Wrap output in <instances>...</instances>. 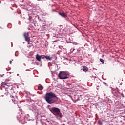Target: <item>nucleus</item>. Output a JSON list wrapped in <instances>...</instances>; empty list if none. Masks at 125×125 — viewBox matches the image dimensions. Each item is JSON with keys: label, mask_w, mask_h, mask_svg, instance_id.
Masks as SVG:
<instances>
[{"label": "nucleus", "mask_w": 125, "mask_h": 125, "mask_svg": "<svg viewBox=\"0 0 125 125\" xmlns=\"http://www.w3.org/2000/svg\"><path fill=\"white\" fill-rule=\"evenodd\" d=\"M46 102L49 104H52L54 103L56 100L58 99V97L56 96V95L53 92H48L45 94L44 97Z\"/></svg>", "instance_id": "1"}, {"label": "nucleus", "mask_w": 125, "mask_h": 125, "mask_svg": "<svg viewBox=\"0 0 125 125\" xmlns=\"http://www.w3.org/2000/svg\"><path fill=\"white\" fill-rule=\"evenodd\" d=\"M100 61L102 63V64H104V61L102 59H100Z\"/></svg>", "instance_id": "12"}, {"label": "nucleus", "mask_w": 125, "mask_h": 125, "mask_svg": "<svg viewBox=\"0 0 125 125\" xmlns=\"http://www.w3.org/2000/svg\"><path fill=\"white\" fill-rule=\"evenodd\" d=\"M11 98L12 99V101L14 104H17L18 103V97L14 96H10Z\"/></svg>", "instance_id": "5"}, {"label": "nucleus", "mask_w": 125, "mask_h": 125, "mask_svg": "<svg viewBox=\"0 0 125 125\" xmlns=\"http://www.w3.org/2000/svg\"><path fill=\"white\" fill-rule=\"evenodd\" d=\"M50 111L55 116H59L60 118H62V114L60 112V109L56 107H52Z\"/></svg>", "instance_id": "2"}, {"label": "nucleus", "mask_w": 125, "mask_h": 125, "mask_svg": "<svg viewBox=\"0 0 125 125\" xmlns=\"http://www.w3.org/2000/svg\"><path fill=\"white\" fill-rule=\"evenodd\" d=\"M98 124H99V125H102V122L100 120H99L98 121Z\"/></svg>", "instance_id": "13"}, {"label": "nucleus", "mask_w": 125, "mask_h": 125, "mask_svg": "<svg viewBox=\"0 0 125 125\" xmlns=\"http://www.w3.org/2000/svg\"><path fill=\"white\" fill-rule=\"evenodd\" d=\"M117 91H115V96H117V95H118V93H119V92L120 91V90H119L118 89V88H116Z\"/></svg>", "instance_id": "11"}, {"label": "nucleus", "mask_w": 125, "mask_h": 125, "mask_svg": "<svg viewBox=\"0 0 125 125\" xmlns=\"http://www.w3.org/2000/svg\"><path fill=\"white\" fill-rule=\"evenodd\" d=\"M5 85H7L8 86V85H7V84H5Z\"/></svg>", "instance_id": "18"}, {"label": "nucleus", "mask_w": 125, "mask_h": 125, "mask_svg": "<svg viewBox=\"0 0 125 125\" xmlns=\"http://www.w3.org/2000/svg\"><path fill=\"white\" fill-rule=\"evenodd\" d=\"M46 58V59H47V60H52V57L49 56H45L44 55V59Z\"/></svg>", "instance_id": "9"}, {"label": "nucleus", "mask_w": 125, "mask_h": 125, "mask_svg": "<svg viewBox=\"0 0 125 125\" xmlns=\"http://www.w3.org/2000/svg\"><path fill=\"white\" fill-rule=\"evenodd\" d=\"M59 14L60 16H62V17H63L64 18H66V17H67V15L64 13L59 12Z\"/></svg>", "instance_id": "7"}, {"label": "nucleus", "mask_w": 125, "mask_h": 125, "mask_svg": "<svg viewBox=\"0 0 125 125\" xmlns=\"http://www.w3.org/2000/svg\"><path fill=\"white\" fill-rule=\"evenodd\" d=\"M23 36L25 38V40L26 42H27L28 44H29L30 41H31V39H30V37H29V33L27 32H24L23 33Z\"/></svg>", "instance_id": "4"}, {"label": "nucleus", "mask_w": 125, "mask_h": 125, "mask_svg": "<svg viewBox=\"0 0 125 125\" xmlns=\"http://www.w3.org/2000/svg\"><path fill=\"white\" fill-rule=\"evenodd\" d=\"M38 89H39V90H42V89H43V86L42 85L38 86Z\"/></svg>", "instance_id": "10"}, {"label": "nucleus", "mask_w": 125, "mask_h": 125, "mask_svg": "<svg viewBox=\"0 0 125 125\" xmlns=\"http://www.w3.org/2000/svg\"><path fill=\"white\" fill-rule=\"evenodd\" d=\"M12 61H10V64H12Z\"/></svg>", "instance_id": "15"}, {"label": "nucleus", "mask_w": 125, "mask_h": 125, "mask_svg": "<svg viewBox=\"0 0 125 125\" xmlns=\"http://www.w3.org/2000/svg\"><path fill=\"white\" fill-rule=\"evenodd\" d=\"M29 20L30 21H31V18H29Z\"/></svg>", "instance_id": "17"}, {"label": "nucleus", "mask_w": 125, "mask_h": 125, "mask_svg": "<svg viewBox=\"0 0 125 125\" xmlns=\"http://www.w3.org/2000/svg\"><path fill=\"white\" fill-rule=\"evenodd\" d=\"M57 42V41H54L53 42Z\"/></svg>", "instance_id": "16"}, {"label": "nucleus", "mask_w": 125, "mask_h": 125, "mask_svg": "<svg viewBox=\"0 0 125 125\" xmlns=\"http://www.w3.org/2000/svg\"><path fill=\"white\" fill-rule=\"evenodd\" d=\"M44 55H40L39 54H36V58L38 61H41V59H44Z\"/></svg>", "instance_id": "6"}, {"label": "nucleus", "mask_w": 125, "mask_h": 125, "mask_svg": "<svg viewBox=\"0 0 125 125\" xmlns=\"http://www.w3.org/2000/svg\"><path fill=\"white\" fill-rule=\"evenodd\" d=\"M103 84H104L105 85H106V86H107V85L106 82H103Z\"/></svg>", "instance_id": "14"}, {"label": "nucleus", "mask_w": 125, "mask_h": 125, "mask_svg": "<svg viewBox=\"0 0 125 125\" xmlns=\"http://www.w3.org/2000/svg\"><path fill=\"white\" fill-rule=\"evenodd\" d=\"M17 76H19V74H17Z\"/></svg>", "instance_id": "19"}, {"label": "nucleus", "mask_w": 125, "mask_h": 125, "mask_svg": "<svg viewBox=\"0 0 125 125\" xmlns=\"http://www.w3.org/2000/svg\"><path fill=\"white\" fill-rule=\"evenodd\" d=\"M69 75L67 74L66 72L61 71L58 74V77L61 80H66L69 77Z\"/></svg>", "instance_id": "3"}, {"label": "nucleus", "mask_w": 125, "mask_h": 125, "mask_svg": "<svg viewBox=\"0 0 125 125\" xmlns=\"http://www.w3.org/2000/svg\"><path fill=\"white\" fill-rule=\"evenodd\" d=\"M83 72H88V68L87 67H86V66H83Z\"/></svg>", "instance_id": "8"}]
</instances>
